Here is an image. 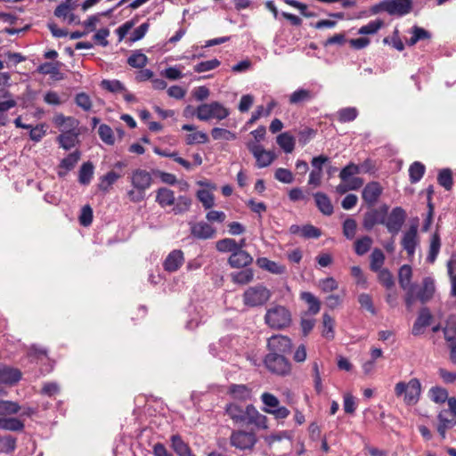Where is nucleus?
<instances>
[{
	"label": "nucleus",
	"mask_w": 456,
	"mask_h": 456,
	"mask_svg": "<svg viewBox=\"0 0 456 456\" xmlns=\"http://www.w3.org/2000/svg\"><path fill=\"white\" fill-rule=\"evenodd\" d=\"M256 265L264 270H266L273 274H282L285 272V267L278 263L268 259L267 257H259L256 259Z\"/></svg>",
	"instance_id": "30"
},
{
	"label": "nucleus",
	"mask_w": 456,
	"mask_h": 456,
	"mask_svg": "<svg viewBox=\"0 0 456 456\" xmlns=\"http://www.w3.org/2000/svg\"><path fill=\"white\" fill-rule=\"evenodd\" d=\"M426 171L425 165L419 161L413 162L409 167V178L411 183H416L421 180Z\"/></svg>",
	"instance_id": "38"
},
{
	"label": "nucleus",
	"mask_w": 456,
	"mask_h": 456,
	"mask_svg": "<svg viewBox=\"0 0 456 456\" xmlns=\"http://www.w3.org/2000/svg\"><path fill=\"white\" fill-rule=\"evenodd\" d=\"M248 149L256 158V166L259 168L270 166L275 159L273 151H265L260 144L249 142L248 143Z\"/></svg>",
	"instance_id": "12"
},
{
	"label": "nucleus",
	"mask_w": 456,
	"mask_h": 456,
	"mask_svg": "<svg viewBox=\"0 0 456 456\" xmlns=\"http://www.w3.org/2000/svg\"><path fill=\"white\" fill-rule=\"evenodd\" d=\"M65 122H69V128H77L79 125V121L73 117H66L61 113L53 117L54 125L61 129L64 126Z\"/></svg>",
	"instance_id": "50"
},
{
	"label": "nucleus",
	"mask_w": 456,
	"mask_h": 456,
	"mask_svg": "<svg viewBox=\"0 0 456 456\" xmlns=\"http://www.w3.org/2000/svg\"><path fill=\"white\" fill-rule=\"evenodd\" d=\"M184 131L194 132L189 134L185 137V142L187 145H192L195 143H207L208 142V136L206 133L196 131L194 125L185 124L182 126Z\"/></svg>",
	"instance_id": "23"
},
{
	"label": "nucleus",
	"mask_w": 456,
	"mask_h": 456,
	"mask_svg": "<svg viewBox=\"0 0 456 456\" xmlns=\"http://www.w3.org/2000/svg\"><path fill=\"white\" fill-rule=\"evenodd\" d=\"M357 229V223L353 218H346L343 223V234L348 239L352 240L354 238Z\"/></svg>",
	"instance_id": "61"
},
{
	"label": "nucleus",
	"mask_w": 456,
	"mask_h": 456,
	"mask_svg": "<svg viewBox=\"0 0 456 456\" xmlns=\"http://www.w3.org/2000/svg\"><path fill=\"white\" fill-rule=\"evenodd\" d=\"M225 413L237 426L248 427L254 425L257 428H268L267 417L261 414L253 404L243 407L236 403H231L225 406Z\"/></svg>",
	"instance_id": "1"
},
{
	"label": "nucleus",
	"mask_w": 456,
	"mask_h": 456,
	"mask_svg": "<svg viewBox=\"0 0 456 456\" xmlns=\"http://www.w3.org/2000/svg\"><path fill=\"white\" fill-rule=\"evenodd\" d=\"M387 13L393 16H404L412 10V0H386Z\"/></svg>",
	"instance_id": "16"
},
{
	"label": "nucleus",
	"mask_w": 456,
	"mask_h": 456,
	"mask_svg": "<svg viewBox=\"0 0 456 456\" xmlns=\"http://www.w3.org/2000/svg\"><path fill=\"white\" fill-rule=\"evenodd\" d=\"M193 114L200 121H208L211 118L223 120L230 115V111L219 102H212L199 105Z\"/></svg>",
	"instance_id": "5"
},
{
	"label": "nucleus",
	"mask_w": 456,
	"mask_h": 456,
	"mask_svg": "<svg viewBox=\"0 0 456 456\" xmlns=\"http://www.w3.org/2000/svg\"><path fill=\"white\" fill-rule=\"evenodd\" d=\"M265 322L271 329L283 330L291 324V313L283 305H275L267 309Z\"/></svg>",
	"instance_id": "4"
},
{
	"label": "nucleus",
	"mask_w": 456,
	"mask_h": 456,
	"mask_svg": "<svg viewBox=\"0 0 456 456\" xmlns=\"http://www.w3.org/2000/svg\"><path fill=\"white\" fill-rule=\"evenodd\" d=\"M151 174L152 172L150 173L144 169H134L131 175V183L133 187L144 191L148 190L153 182Z\"/></svg>",
	"instance_id": "15"
},
{
	"label": "nucleus",
	"mask_w": 456,
	"mask_h": 456,
	"mask_svg": "<svg viewBox=\"0 0 456 456\" xmlns=\"http://www.w3.org/2000/svg\"><path fill=\"white\" fill-rule=\"evenodd\" d=\"M412 277V269L411 265H403L400 269L398 273V281L400 287L405 290L408 291L409 288H411V283Z\"/></svg>",
	"instance_id": "32"
},
{
	"label": "nucleus",
	"mask_w": 456,
	"mask_h": 456,
	"mask_svg": "<svg viewBox=\"0 0 456 456\" xmlns=\"http://www.w3.org/2000/svg\"><path fill=\"white\" fill-rule=\"evenodd\" d=\"M23 421L17 418H0V429L12 432H21L24 430Z\"/></svg>",
	"instance_id": "31"
},
{
	"label": "nucleus",
	"mask_w": 456,
	"mask_h": 456,
	"mask_svg": "<svg viewBox=\"0 0 456 456\" xmlns=\"http://www.w3.org/2000/svg\"><path fill=\"white\" fill-rule=\"evenodd\" d=\"M80 151L77 150L69 153L61 161L60 167L64 168L67 171L72 170L80 159Z\"/></svg>",
	"instance_id": "51"
},
{
	"label": "nucleus",
	"mask_w": 456,
	"mask_h": 456,
	"mask_svg": "<svg viewBox=\"0 0 456 456\" xmlns=\"http://www.w3.org/2000/svg\"><path fill=\"white\" fill-rule=\"evenodd\" d=\"M361 173V167L354 163H349L346 165L339 174V178L342 182L347 183L349 178L354 175H358Z\"/></svg>",
	"instance_id": "54"
},
{
	"label": "nucleus",
	"mask_w": 456,
	"mask_h": 456,
	"mask_svg": "<svg viewBox=\"0 0 456 456\" xmlns=\"http://www.w3.org/2000/svg\"><path fill=\"white\" fill-rule=\"evenodd\" d=\"M57 141L64 150H70L78 142L77 128H69L62 130L61 134L57 137Z\"/></svg>",
	"instance_id": "21"
},
{
	"label": "nucleus",
	"mask_w": 456,
	"mask_h": 456,
	"mask_svg": "<svg viewBox=\"0 0 456 456\" xmlns=\"http://www.w3.org/2000/svg\"><path fill=\"white\" fill-rule=\"evenodd\" d=\"M435 282L431 277H425L422 280L421 286L411 284L405 294V305L408 308L419 300L422 304L428 302L435 294Z\"/></svg>",
	"instance_id": "2"
},
{
	"label": "nucleus",
	"mask_w": 456,
	"mask_h": 456,
	"mask_svg": "<svg viewBox=\"0 0 456 456\" xmlns=\"http://www.w3.org/2000/svg\"><path fill=\"white\" fill-rule=\"evenodd\" d=\"M231 278L233 283L245 285L253 280L254 272L250 268H246L239 272L232 273Z\"/></svg>",
	"instance_id": "33"
},
{
	"label": "nucleus",
	"mask_w": 456,
	"mask_h": 456,
	"mask_svg": "<svg viewBox=\"0 0 456 456\" xmlns=\"http://www.w3.org/2000/svg\"><path fill=\"white\" fill-rule=\"evenodd\" d=\"M253 257L245 250H235L228 258V264L232 268H243L251 265Z\"/></svg>",
	"instance_id": "20"
},
{
	"label": "nucleus",
	"mask_w": 456,
	"mask_h": 456,
	"mask_svg": "<svg viewBox=\"0 0 456 456\" xmlns=\"http://www.w3.org/2000/svg\"><path fill=\"white\" fill-rule=\"evenodd\" d=\"M358 302L362 308L368 311L370 314L376 315L377 311L374 307L371 297L367 293H362L358 296Z\"/></svg>",
	"instance_id": "58"
},
{
	"label": "nucleus",
	"mask_w": 456,
	"mask_h": 456,
	"mask_svg": "<svg viewBox=\"0 0 456 456\" xmlns=\"http://www.w3.org/2000/svg\"><path fill=\"white\" fill-rule=\"evenodd\" d=\"M266 347L269 350L268 354H279L284 355L289 354L292 349L291 339L284 335H273L267 339Z\"/></svg>",
	"instance_id": "11"
},
{
	"label": "nucleus",
	"mask_w": 456,
	"mask_h": 456,
	"mask_svg": "<svg viewBox=\"0 0 456 456\" xmlns=\"http://www.w3.org/2000/svg\"><path fill=\"white\" fill-rule=\"evenodd\" d=\"M395 395L396 397H403V402L407 405H415L421 395V384L419 379L413 378L409 382L400 381L395 386Z\"/></svg>",
	"instance_id": "3"
},
{
	"label": "nucleus",
	"mask_w": 456,
	"mask_h": 456,
	"mask_svg": "<svg viewBox=\"0 0 456 456\" xmlns=\"http://www.w3.org/2000/svg\"><path fill=\"white\" fill-rule=\"evenodd\" d=\"M322 325H323L322 336L330 340L333 339L334 338V325H335L334 319L330 314H328L326 313L323 314Z\"/></svg>",
	"instance_id": "48"
},
{
	"label": "nucleus",
	"mask_w": 456,
	"mask_h": 456,
	"mask_svg": "<svg viewBox=\"0 0 456 456\" xmlns=\"http://www.w3.org/2000/svg\"><path fill=\"white\" fill-rule=\"evenodd\" d=\"M379 272L378 279L380 284L390 289L394 287L395 281L392 273L387 269H381Z\"/></svg>",
	"instance_id": "64"
},
{
	"label": "nucleus",
	"mask_w": 456,
	"mask_h": 456,
	"mask_svg": "<svg viewBox=\"0 0 456 456\" xmlns=\"http://www.w3.org/2000/svg\"><path fill=\"white\" fill-rule=\"evenodd\" d=\"M191 200L187 196H179L176 203L174 204L173 211L175 214H182L189 210Z\"/></svg>",
	"instance_id": "63"
},
{
	"label": "nucleus",
	"mask_w": 456,
	"mask_h": 456,
	"mask_svg": "<svg viewBox=\"0 0 456 456\" xmlns=\"http://www.w3.org/2000/svg\"><path fill=\"white\" fill-rule=\"evenodd\" d=\"M316 207L325 216H330L333 213V206L330 198L323 192L314 194Z\"/></svg>",
	"instance_id": "29"
},
{
	"label": "nucleus",
	"mask_w": 456,
	"mask_h": 456,
	"mask_svg": "<svg viewBox=\"0 0 456 456\" xmlns=\"http://www.w3.org/2000/svg\"><path fill=\"white\" fill-rule=\"evenodd\" d=\"M362 218V226L366 231H370L376 224H384L387 216L388 206L384 204L379 208H368Z\"/></svg>",
	"instance_id": "9"
},
{
	"label": "nucleus",
	"mask_w": 456,
	"mask_h": 456,
	"mask_svg": "<svg viewBox=\"0 0 456 456\" xmlns=\"http://www.w3.org/2000/svg\"><path fill=\"white\" fill-rule=\"evenodd\" d=\"M382 192L383 188L380 183L379 182L372 181L364 186L362 191V199L368 208H372L378 202Z\"/></svg>",
	"instance_id": "13"
},
{
	"label": "nucleus",
	"mask_w": 456,
	"mask_h": 456,
	"mask_svg": "<svg viewBox=\"0 0 456 456\" xmlns=\"http://www.w3.org/2000/svg\"><path fill=\"white\" fill-rule=\"evenodd\" d=\"M428 397L430 400L436 403H444L448 400V391L442 387H432L428 390Z\"/></svg>",
	"instance_id": "42"
},
{
	"label": "nucleus",
	"mask_w": 456,
	"mask_h": 456,
	"mask_svg": "<svg viewBox=\"0 0 456 456\" xmlns=\"http://www.w3.org/2000/svg\"><path fill=\"white\" fill-rule=\"evenodd\" d=\"M184 261L183 253L180 249L171 251L163 263L166 271L173 273L177 271Z\"/></svg>",
	"instance_id": "22"
},
{
	"label": "nucleus",
	"mask_w": 456,
	"mask_h": 456,
	"mask_svg": "<svg viewBox=\"0 0 456 456\" xmlns=\"http://www.w3.org/2000/svg\"><path fill=\"white\" fill-rule=\"evenodd\" d=\"M385 255L380 248H375L370 256V268L373 272L381 270L385 263Z\"/></svg>",
	"instance_id": "39"
},
{
	"label": "nucleus",
	"mask_w": 456,
	"mask_h": 456,
	"mask_svg": "<svg viewBox=\"0 0 456 456\" xmlns=\"http://www.w3.org/2000/svg\"><path fill=\"white\" fill-rule=\"evenodd\" d=\"M94 165L87 161L82 164L78 172V182L81 184L87 185L91 183L94 175Z\"/></svg>",
	"instance_id": "35"
},
{
	"label": "nucleus",
	"mask_w": 456,
	"mask_h": 456,
	"mask_svg": "<svg viewBox=\"0 0 456 456\" xmlns=\"http://www.w3.org/2000/svg\"><path fill=\"white\" fill-rule=\"evenodd\" d=\"M432 321V314L428 307L420 309L419 315L412 326L411 333L413 336H419L428 327Z\"/></svg>",
	"instance_id": "19"
},
{
	"label": "nucleus",
	"mask_w": 456,
	"mask_h": 456,
	"mask_svg": "<svg viewBox=\"0 0 456 456\" xmlns=\"http://www.w3.org/2000/svg\"><path fill=\"white\" fill-rule=\"evenodd\" d=\"M98 134L101 140L107 145H113L115 143V137L111 127L106 124L100 125L98 128Z\"/></svg>",
	"instance_id": "49"
},
{
	"label": "nucleus",
	"mask_w": 456,
	"mask_h": 456,
	"mask_svg": "<svg viewBox=\"0 0 456 456\" xmlns=\"http://www.w3.org/2000/svg\"><path fill=\"white\" fill-rule=\"evenodd\" d=\"M338 120L340 123H347L354 121L358 116V110L354 107H347L340 109L338 111Z\"/></svg>",
	"instance_id": "46"
},
{
	"label": "nucleus",
	"mask_w": 456,
	"mask_h": 456,
	"mask_svg": "<svg viewBox=\"0 0 456 456\" xmlns=\"http://www.w3.org/2000/svg\"><path fill=\"white\" fill-rule=\"evenodd\" d=\"M314 98V94L307 89H297L293 92L289 96L290 104H299L305 102H309Z\"/></svg>",
	"instance_id": "34"
},
{
	"label": "nucleus",
	"mask_w": 456,
	"mask_h": 456,
	"mask_svg": "<svg viewBox=\"0 0 456 456\" xmlns=\"http://www.w3.org/2000/svg\"><path fill=\"white\" fill-rule=\"evenodd\" d=\"M265 368L273 374L285 377L291 372V362L282 354H267L264 358Z\"/></svg>",
	"instance_id": "7"
},
{
	"label": "nucleus",
	"mask_w": 456,
	"mask_h": 456,
	"mask_svg": "<svg viewBox=\"0 0 456 456\" xmlns=\"http://www.w3.org/2000/svg\"><path fill=\"white\" fill-rule=\"evenodd\" d=\"M329 157L325 155H320L314 157L311 160L313 170L310 172L308 183L314 187H318L322 183V167L325 163L329 162Z\"/></svg>",
	"instance_id": "14"
},
{
	"label": "nucleus",
	"mask_w": 456,
	"mask_h": 456,
	"mask_svg": "<svg viewBox=\"0 0 456 456\" xmlns=\"http://www.w3.org/2000/svg\"><path fill=\"white\" fill-rule=\"evenodd\" d=\"M216 230L206 222H198L191 224V234L200 240H208L216 236Z\"/></svg>",
	"instance_id": "18"
},
{
	"label": "nucleus",
	"mask_w": 456,
	"mask_h": 456,
	"mask_svg": "<svg viewBox=\"0 0 456 456\" xmlns=\"http://www.w3.org/2000/svg\"><path fill=\"white\" fill-rule=\"evenodd\" d=\"M373 240L368 236H362L357 239L354 243V252L358 256L365 255L371 248Z\"/></svg>",
	"instance_id": "36"
},
{
	"label": "nucleus",
	"mask_w": 456,
	"mask_h": 456,
	"mask_svg": "<svg viewBox=\"0 0 456 456\" xmlns=\"http://www.w3.org/2000/svg\"><path fill=\"white\" fill-rule=\"evenodd\" d=\"M20 410L18 403L12 401H0V416L16 414Z\"/></svg>",
	"instance_id": "53"
},
{
	"label": "nucleus",
	"mask_w": 456,
	"mask_h": 456,
	"mask_svg": "<svg viewBox=\"0 0 456 456\" xmlns=\"http://www.w3.org/2000/svg\"><path fill=\"white\" fill-rule=\"evenodd\" d=\"M385 25L384 21L380 19H377L375 20H370L366 25L362 26L358 34L360 35H374L376 34L381 28Z\"/></svg>",
	"instance_id": "44"
},
{
	"label": "nucleus",
	"mask_w": 456,
	"mask_h": 456,
	"mask_svg": "<svg viewBox=\"0 0 456 456\" xmlns=\"http://www.w3.org/2000/svg\"><path fill=\"white\" fill-rule=\"evenodd\" d=\"M271 291L264 285L257 284L248 288L243 295V304L248 307L264 305L271 297Z\"/></svg>",
	"instance_id": "6"
},
{
	"label": "nucleus",
	"mask_w": 456,
	"mask_h": 456,
	"mask_svg": "<svg viewBox=\"0 0 456 456\" xmlns=\"http://www.w3.org/2000/svg\"><path fill=\"white\" fill-rule=\"evenodd\" d=\"M121 177L120 174L115 171H110L100 178L98 184L99 190L102 191H108L110 188Z\"/></svg>",
	"instance_id": "37"
},
{
	"label": "nucleus",
	"mask_w": 456,
	"mask_h": 456,
	"mask_svg": "<svg viewBox=\"0 0 456 456\" xmlns=\"http://www.w3.org/2000/svg\"><path fill=\"white\" fill-rule=\"evenodd\" d=\"M401 244L408 256H413L418 245V229L411 225L403 234Z\"/></svg>",
	"instance_id": "17"
},
{
	"label": "nucleus",
	"mask_w": 456,
	"mask_h": 456,
	"mask_svg": "<svg viewBox=\"0 0 456 456\" xmlns=\"http://www.w3.org/2000/svg\"><path fill=\"white\" fill-rule=\"evenodd\" d=\"M21 379V371L19 369L4 366L0 368V383L13 385Z\"/></svg>",
	"instance_id": "25"
},
{
	"label": "nucleus",
	"mask_w": 456,
	"mask_h": 456,
	"mask_svg": "<svg viewBox=\"0 0 456 456\" xmlns=\"http://www.w3.org/2000/svg\"><path fill=\"white\" fill-rule=\"evenodd\" d=\"M300 298L308 305V312L313 314L319 313L321 309V303L311 292H302Z\"/></svg>",
	"instance_id": "43"
},
{
	"label": "nucleus",
	"mask_w": 456,
	"mask_h": 456,
	"mask_svg": "<svg viewBox=\"0 0 456 456\" xmlns=\"http://www.w3.org/2000/svg\"><path fill=\"white\" fill-rule=\"evenodd\" d=\"M430 33L423 28L414 26L412 37L408 41L409 45H414L418 41L430 38Z\"/></svg>",
	"instance_id": "59"
},
{
	"label": "nucleus",
	"mask_w": 456,
	"mask_h": 456,
	"mask_svg": "<svg viewBox=\"0 0 456 456\" xmlns=\"http://www.w3.org/2000/svg\"><path fill=\"white\" fill-rule=\"evenodd\" d=\"M60 67L61 63L59 61L45 62L38 66L37 71L40 74L55 76L60 72Z\"/></svg>",
	"instance_id": "56"
},
{
	"label": "nucleus",
	"mask_w": 456,
	"mask_h": 456,
	"mask_svg": "<svg viewBox=\"0 0 456 456\" xmlns=\"http://www.w3.org/2000/svg\"><path fill=\"white\" fill-rule=\"evenodd\" d=\"M0 444H2L1 452L4 453H12L17 447V438L13 436L7 435L0 438Z\"/></svg>",
	"instance_id": "52"
},
{
	"label": "nucleus",
	"mask_w": 456,
	"mask_h": 456,
	"mask_svg": "<svg viewBox=\"0 0 456 456\" xmlns=\"http://www.w3.org/2000/svg\"><path fill=\"white\" fill-rule=\"evenodd\" d=\"M406 216V212L403 208L395 207L389 215L387 214L384 225L390 233L396 235L401 231Z\"/></svg>",
	"instance_id": "10"
},
{
	"label": "nucleus",
	"mask_w": 456,
	"mask_h": 456,
	"mask_svg": "<svg viewBox=\"0 0 456 456\" xmlns=\"http://www.w3.org/2000/svg\"><path fill=\"white\" fill-rule=\"evenodd\" d=\"M148 63V57L141 50L134 51L127 59V64L135 69H142Z\"/></svg>",
	"instance_id": "41"
},
{
	"label": "nucleus",
	"mask_w": 456,
	"mask_h": 456,
	"mask_svg": "<svg viewBox=\"0 0 456 456\" xmlns=\"http://www.w3.org/2000/svg\"><path fill=\"white\" fill-rule=\"evenodd\" d=\"M278 145L286 152L291 153L295 148V139L288 132L281 133L277 136Z\"/></svg>",
	"instance_id": "40"
},
{
	"label": "nucleus",
	"mask_w": 456,
	"mask_h": 456,
	"mask_svg": "<svg viewBox=\"0 0 456 456\" xmlns=\"http://www.w3.org/2000/svg\"><path fill=\"white\" fill-rule=\"evenodd\" d=\"M171 448L177 456H195L189 444L185 443L178 434L170 437Z\"/></svg>",
	"instance_id": "26"
},
{
	"label": "nucleus",
	"mask_w": 456,
	"mask_h": 456,
	"mask_svg": "<svg viewBox=\"0 0 456 456\" xmlns=\"http://www.w3.org/2000/svg\"><path fill=\"white\" fill-rule=\"evenodd\" d=\"M155 200L161 208L173 206L175 203V192L169 188L160 187L156 191Z\"/></svg>",
	"instance_id": "28"
},
{
	"label": "nucleus",
	"mask_w": 456,
	"mask_h": 456,
	"mask_svg": "<svg viewBox=\"0 0 456 456\" xmlns=\"http://www.w3.org/2000/svg\"><path fill=\"white\" fill-rule=\"evenodd\" d=\"M197 198L206 209H209L215 205L214 195L208 190L198 191Z\"/></svg>",
	"instance_id": "60"
},
{
	"label": "nucleus",
	"mask_w": 456,
	"mask_h": 456,
	"mask_svg": "<svg viewBox=\"0 0 456 456\" xmlns=\"http://www.w3.org/2000/svg\"><path fill=\"white\" fill-rule=\"evenodd\" d=\"M442 242L441 236L438 232V228H436V232L431 235L429 241V248L427 256V262L430 264H434L439 255L441 249Z\"/></svg>",
	"instance_id": "27"
},
{
	"label": "nucleus",
	"mask_w": 456,
	"mask_h": 456,
	"mask_svg": "<svg viewBox=\"0 0 456 456\" xmlns=\"http://www.w3.org/2000/svg\"><path fill=\"white\" fill-rule=\"evenodd\" d=\"M211 135L214 140H226L231 141L236 138V134L227 129L214 127L211 130Z\"/></svg>",
	"instance_id": "62"
},
{
	"label": "nucleus",
	"mask_w": 456,
	"mask_h": 456,
	"mask_svg": "<svg viewBox=\"0 0 456 456\" xmlns=\"http://www.w3.org/2000/svg\"><path fill=\"white\" fill-rule=\"evenodd\" d=\"M257 443V436L253 431L233 430L230 436V444L240 451H252Z\"/></svg>",
	"instance_id": "8"
},
{
	"label": "nucleus",
	"mask_w": 456,
	"mask_h": 456,
	"mask_svg": "<svg viewBox=\"0 0 456 456\" xmlns=\"http://www.w3.org/2000/svg\"><path fill=\"white\" fill-rule=\"evenodd\" d=\"M251 389L244 384H232L229 386L227 394L233 399L246 402L251 398Z\"/></svg>",
	"instance_id": "24"
},
{
	"label": "nucleus",
	"mask_w": 456,
	"mask_h": 456,
	"mask_svg": "<svg viewBox=\"0 0 456 456\" xmlns=\"http://www.w3.org/2000/svg\"><path fill=\"white\" fill-rule=\"evenodd\" d=\"M76 8V4L72 0H66L59 4L54 10V15L57 18L66 20L69 13Z\"/></svg>",
	"instance_id": "45"
},
{
	"label": "nucleus",
	"mask_w": 456,
	"mask_h": 456,
	"mask_svg": "<svg viewBox=\"0 0 456 456\" xmlns=\"http://www.w3.org/2000/svg\"><path fill=\"white\" fill-rule=\"evenodd\" d=\"M438 183L446 191H450L453 185L452 173L449 168L442 169L437 175Z\"/></svg>",
	"instance_id": "47"
},
{
	"label": "nucleus",
	"mask_w": 456,
	"mask_h": 456,
	"mask_svg": "<svg viewBox=\"0 0 456 456\" xmlns=\"http://www.w3.org/2000/svg\"><path fill=\"white\" fill-rule=\"evenodd\" d=\"M216 247L219 252L233 253L237 248V241L234 239L225 238L218 240Z\"/></svg>",
	"instance_id": "55"
},
{
	"label": "nucleus",
	"mask_w": 456,
	"mask_h": 456,
	"mask_svg": "<svg viewBox=\"0 0 456 456\" xmlns=\"http://www.w3.org/2000/svg\"><path fill=\"white\" fill-rule=\"evenodd\" d=\"M221 64L220 61L217 59H212L205 61H201L196 64L193 68L194 71L197 73H202L206 71H209L216 69Z\"/></svg>",
	"instance_id": "57"
}]
</instances>
